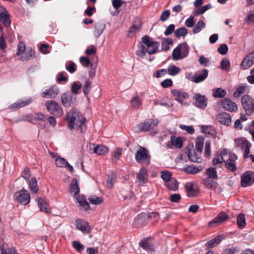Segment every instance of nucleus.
I'll list each match as a JSON object with an SVG mask.
<instances>
[{"mask_svg":"<svg viewBox=\"0 0 254 254\" xmlns=\"http://www.w3.org/2000/svg\"><path fill=\"white\" fill-rule=\"evenodd\" d=\"M142 44L139 46L138 49L136 51V55L140 57H143L146 53L152 55L156 53L160 44L158 42L153 41L148 36L145 35L141 38Z\"/></svg>","mask_w":254,"mask_h":254,"instance_id":"1","label":"nucleus"},{"mask_svg":"<svg viewBox=\"0 0 254 254\" xmlns=\"http://www.w3.org/2000/svg\"><path fill=\"white\" fill-rule=\"evenodd\" d=\"M65 117V120L68 123V127L70 129H80V131L83 132L86 119L82 116L80 112L76 110H71L66 113Z\"/></svg>","mask_w":254,"mask_h":254,"instance_id":"2","label":"nucleus"},{"mask_svg":"<svg viewBox=\"0 0 254 254\" xmlns=\"http://www.w3.org/2000/svg\"><path fill=\"white\" fill-rule=\"evenodd\" d=\"M135 159L140 164L148 165L150 164L151 156L149 151L146 148L139 146L137 150Z\"/></svg>","mask_w":254,"mask_h":254,"instance_id":"3","label":"nucleus"},{"mask_svg":"<svg viewBox=\"0 0 254 254\" xmlns=\"http://www.w3.org/2000/svg\"><path fill=\"white\" fill-rule=\"evenodd\" d=\"M241 102L246 114L251 116L254 113V99L249 95H243Z\"/></svg>","mask_w":254,"mask_h":254,"instance_id":"4","label":"nucleus"},{"mask_svg":"<svg viewBox=\"0 0 254 254\" xmlns=\"http://www.w3.org/2000/svg\"><path fill=\"white\" fill-rule=\"evenodd\" d=\"M159 123L157 119H148L144 122L137 125L136 127V131L140 132L142 131H148L156 127Z\"/></svg>","mask_w":254,"mask_h":254,"instance_id":"5","label":"nucleus"},{"mask_svg":"<svg viewBox=\"0 0 254 254\" xmlns=\"http://www.w3.org/2000/svg\"><path fill=\"white\" fill-rule=\"evenodd\" d=\"M45 106L47 111L57 117H60L63 115V110L59 104L54 100H49L46 102Z\"/></svg>","mask_w":254,"mask_h":254,"instance_id":"6","label":"nucleus"},{"mask_svg":"<svg viewBox=\"0 0 254 254\" xmlns=\"http://www.w3.org/2000/svg\"><path fill=\"white\" fill-rule=\"evenodd\" d=\"M15 200L18 203L26 205L30 202V195L28 192L27 190H21L20 191H17L14 195Z\"/></svg>","mask_w":254,"mask_h":254,"instance_id":"7","label":"nucleus"},{"mask_svg":"<svg viewBox=\"0 0 254 254\" xmlns=\"http://www.w3.org/2000/svg\"><path fill=\"white\" fill-rule=\"evenodd\" d=\"M254 183V172L247 171L244 173L241 178V186L243 187H247L251 186Z\"/></svg>","mask_w":254,"mask_h":254,"instance_id":"8","label":"nucleus"},{"mask_svg":"<svg viewBox=\"0 0 254 254\" xmlns=\"http://www.w3.org/2000/svg\"><path fill=\"white\" fill-rule=\"evenodd\" d=\"M77 96L75 94L66 92L62 94L61 96V101L63 105L65 107H69L71 104L76 101Z\"/></svg>","mask_w":254,"mask_h":254,"instance_id":"9","label":"nucleus"},{"mask_svg":"<svg viewBox=\"0 0 254 254\" xmlns=\"http://www.w3.org/2000/svg\"><path fill=\"white\" fill-rule=\"evenodd\" d=\"M148 171L146 167H142L136 176V182L139 186H142L148 181Z\"/></svg>","mask_w":254,"mask_h":254,"instance_id":"10","label":"nucleus"},{"mask_svg":"<svg viewBox=\"0 0 254 254\" xmlns=\"http://www.w3.org/2000/svg\"><path fill=\"white\" fill-rule=\"evenodd\" d=\"M172 174L170 172L162 171L161 173V178L166 182H167V186L169 188L172 190H175L177 189L178 186L176 180L173 181L171 180Z\"/></svg>","mask_w":254,"mask_h":254,"instance_id":"11","label":"nucleus"},{"mask_svg":"<svg viewBox=\"0 0 254 254\" xmlns=\"http://www.w3.org/2000/svg\"><path fill=\"white\" fill-rule=\"evenodd\" d=\"M254 64V51L249 53L240 64L241 69H247Z\"/></svg>","mask_w":254,"mask_h":254,"instance_id":"12","label":"nucleus"},{"mask_svg":"<svg viewBox=\"0 0 254 254\" xmlns=\"http://www.w3.org/2000/svg\"><path fill=\"white\" fill-rule=\"evenodd\" d=\"M228 218L229 216L225 212H221L210 221L208 225L210 227H214L217 225L225 222Z\"/></svg>","mask_w":254,"mask_h":254,"instance_id":"13","label":"nucleus"},{"mask_svg":"<svg viewBox=\"0 0 254 254\" xmlns=\"http://www.w3.org/2000/svg\"><path fill=\"white\" fill-rule=\"evenodd\" d=\"M222 107L226 110L233 112L238 110L237 105L229 98H225L221 100Z\"/></svg>","mask_w":254,"mask_h":254,"instance_id":"14","label":"nucleus"},{"mask_svg":"<svg viewBox=\"0 0 254 254\" xmlns=\"http://www.w3.org/2000/svg\"><path fill=\"white\" fill-rule=\"evenodd\" d=\"M195 100L194 105L199 108L203 109L207 106V99L204 95H201L200 93H195L193 96Z\"/></svg>","mask_w":254,"mask_h":254,"instance_id":"15","label":"nucleus"},{"mask_svg":"<svg viewBox=\"0 0 254 254\" xmlns=\"http://www.w3.org/2000/svg\"><path fill=\"white\" fill-rule=\"evenodd\" d=\"M75 224L76 228L82 233L88 234L90 232V227L87 221L81 219H77L75 220Z\"/></svg>","mask_w":254,"mask_h":254,"instance_id":"16","label":"nucleus"},{"mask_svg":"<svg viewBox=\"0 0 254 254\" xmlns=\"http://www.w3.org/2000/svg\"><path fill=\"white\" fill-rule=\"evenodd\" d=\"M216 120L222 125L229 126L232 123V118L229 113L222 112L218 114L216 117Z\"/></svg>","mask_w":254,"mask_h":254,"instance_id":"17","label":"nucleus"},{"mask_svg":"<svg viewBox=\"0 0 254 254\" xmlns=\"http://www.w3.org/2000/svg\"><path fill=\"white\" fill-rule=\"evenodd\" d=\"M146 213H141L134 218L132 225L136 228H141L146 224Z\"/></svg>","mask_w":254,"mask_h":254,"instance_id":"18","label":"nucleus"},{"mask_svg":"<svg viewBox=\"0 0 254 254\" xmlns=\"http://www.w3.org/2000/svg\"><path fill=\"white\" fill-rule=\"evenodd\" d=\"M208 75V70L207 69H202L195 73L192 81L196 83L202 82L207 77Z\"/></svg>","mask_w":254,"mask_h":254,"instance_id":"19","label":"nucleus"},{"mask_svg":"<svg viewBox=\"0 0 254 254\" xmlns=\"http://www.w3.org/2000/svg\"><path fill=\"white\" fill-rule=\"evenodd\" d=\"M139 246L143 250L149 253L154 252L155 250V247L150 241V238L149 237L142 240L139 243Z\"/></svg>","mask_w":254,"mask_h":254,"instance_id":"20","label":"nucleus"},{"mask_svg":"<svg viewBox=\"0 0 254 254\" xmlns=\"http://www.w3.org/2000/svg\"><path fill=\"white\" fill-rule=\"evenodd\" d=\"M141 26V19L139 17H136L134 19V22L132 26L130 27L128 33V36L129 37H132L136 31L140 30Z\"/></svg>","mask_w":254,"mask_h":254,"instance_id":"21","label":"nucleus"},{"mask_svg":"<svg viewBox=\"0 0 254 254\" xmlns=\"http://www.w3.org/2000/svg\"><path fill=\"white\" fill-rule=\"evenodd\" d=\"M32 102V99L29 98L24 100H18L9 106V109L12 111H16L21 108L24 107Z\"/></svg>","mask_w":254,"mask_h":254,"instance_id":"22","label":"nucleus"},{"mask_svg":"<svg viewBox=\"0 0 254 254\" xmlns=\"http://www.w3.org/2000/svg\"><path fill=\"white\" fill-rule=\"evenodd\" d=\"M59 93V89L56 87H52L49 89H46L41 93V96L43 98H54Z\"/></svg>","mask_w":254,"mask_h":254,"instance_id":"23","label":"nucleus"},{"mask_svg":"<svg viewBox=\"0 0 254 254\" xmlns=\"http://www.w3.org/2000/svg\"><path fill=\"white\" fill-rule=\"evenodd\" d=\"M203 168V167L200 165L198 167H195L193 165H186L183 168V171L187 174L193 175L201 171Z\"/></svg>","mask_w":254,"mask_h":254,"instance_id":"24","label":"nucleus"},{"mask_svg":"<svg viewBox=\"0 0 254 254\" xmlns=\"http://www.w3.org/2000/svg\"><path fill=\"white\" fill-rule=\"evenodd\" d=\"M0 21L5 27H8L10 25V15L6 9H4L2 11L0 12Z\"/></svg>","mask_w":254,"mask_h":254,"instance_id":"25","label":"nucleus"},{"mask_svg":"<svg viewBox=\"0 0 254 254\" xmlns=\"http://www.w3.org/2000/svg\"><path fill=\"white\" fill-rule=\"evenodd\" d=\"M105 28V24L101 21L96 23L94 25L93 33L95 37L97 38L103 33Z\"/></svg>","mask_w":254,"mask_h":254,"instance_id":"26","label":"nucleus"},{"mask_svg":"<svg viewBox=\"0 0 254 254\" xmlns=\"http://www.w3.org/2000/svg\"><path fill=\"white\" fill-rule=\"evenodd\" d=\"M69 190L70 193L73 195H76L80 192L78 182L76 178L72 179L70 184Z\"/></svg>","mask_w":254,"mask_h":254,"instance_id":"27","label":"nucleus"},{"mask_svg":"<svg viewBox=\"0 0 254 254\" xmlns=\"http://www.w3.org/2000/svg\"><path fill=\"white\" fill-rule=\"evenodd\" d=\"M36 201L41 211L48 213V204L43 198L38 197L36 199Z\"/></svg>","mask_w":254,"mask_h":254,"instance_id":"28","label":"nucleus"},{"mask_svg":"<svg viewBox=\"0 0 254 254\" xmlns=\"http://www.w3.org/2000/svg\"><path fill=\"white\" fill-rule=\"evenodd\" d=\"M108 152V148L104 145H97L94 147L93 152L98 155H102Z\"/></svg>","mask_w":254,"mask_h":254,"instance_id":"29","label":"nucleus"},{"mask_svg":"<svg viewBox=\"0 0 254 254\" xmlns=\"http://www.w3.org/2000/svg\"><path fill=\"white\" fill-rule=\"evenodd\" d=\"M187 155L190 161L200 163L202 160V159L197 156L194 150H189L187 152Z\"/></svg>","mask_w":254,"mask_h":254,"instance_id":"30","label":"nucleus"},{"mask_svg":"<svg viewBox=\"0 0 254 254\" xmlns=\"http://www.w3.org/2000/svg\"><path fill=\"white\" fill-rule=\"evenodd\" d=\"M171 141L172 144L176 148H181L183 146V141L181 137H176L174 135H172L171 136Z\"/></svg>","mask_w":254,"mask_h":254,"instance_id":"31","label":"nucleus"},{"mask_svg":"<svg viewBox=\"0 0 254 254\" xmlns=\"http://www.w3.org/2000/svg\"><path fill=\"white\" fill-rule=\"evenodd\" d=\"M212 95L215 98H222L226 96L227 92L224 89L217 88L213 90Z\"/></svg>","mask_w":254,"mask_h":254,"instance_id":"32","label":"nucleus"},{"mask_svg":"<svg viewBox=\"0 0 254 254\" xmlns=\"http://www.w3.org/2000/svg\"><path fill=\"white\" fill-rule=\"evenodd\" d=\"M185 189L188 193L189 196H194L197 192V190L193 188L192 183L190 182L186 184Z\"/></svg>","mask_w":254,"mask_h":254,"instance_id":"33","label":"nucleus"},{"mask_svg":"<svg viewBox=\"0 0 254 254\" xmlns=\"http://www.w3.org/2000/svg\"><path fill=\"white\" fill-rule=\"evenodd\" d=\"M28 187L31 191L34 193H36L38 191L37 181L35 178H32L30 180Z\"/></svg>","mask_w":254,"mask_h":254,"instance_id":"34","label":"nucleus"},{"mask_svg":"<svg viewBox=\"0 0 254 254\" xmlns=\"http://www.w3.org/2000/svg\"><path fill=\"white\" fill-rule=\"evenodd\" d=\"M82 87L81 83L79 81H74L72 83L71 86V91L72 93L75 95L79 93V91Z\"/></svg>","mask_w":254,"mask_h":254,"instance_id":"35","label":"nucleus"},{"mask_svg":"<svg viewBox=\"0 0 254 254\" xmlns=\"http://www.w3.org/2000/svg\"><path fill=\"white\" fill-rule=\"evenodd\" d=\"M172 57V59L174 61L182 60L184 58L183 57L181 51L178 46L173 50Z\"/></svg>","mask_w":254,"mask_h":254,"instance_id":"36","label":"nucleus"},{"mask_svg":"<svg viewBox=\"0 0 254 254\" xmlns=\"http://www.w3.org/2000/svg\"><path fill=\"white\" fill-rule=\"evenodd\" d=\"M171 93L176 98L187 99L189 97V95L187 93L178 89H172Z\"/></svg>","mask_w":254,"mask_h":254,"instance_id":"37","label":"nucleus"},{"mask_svg":"<svg viewBox=\"0 0 254 254\" xmlns=\"http://www.w3.org/2000/svg\"><path fill=\"white\" fill-rule=\"evenodd\" d=\"M173 41L172 38H167L163 40L161 43V49L162 51H167L170 49V45H172Z\"/></svg>","mask_w":254,"mask_h":254,"instance_id":"38","label":"nucleus"},{"mask_svg":"<svg viewBox=\"0 0 254 254\" xmlns=\"http://www.w3.org/2000/svg\"><path fill=\"white\" fill-rule=\"evenodd\" d=\"M77 200L80 205L82 206L84 210H87L90 208V205L88 202L83 196L79 195L77 197Z\"/></svg>","mask_w":254,"mask_h":254,"instance_id":"39","label":"nucleus"},{"mask_svg":"<svg viewBox=\"0 0 254 254\" xmlns=\"http://www.w3.org/2000/svg\"><path fill=\"white\" fill-rule=\"evenodd\" d=\"M203 144V138L200 136L197 137L195 141V149L200 154H201L202 152Z\"/></svg>","mask_w":254,"mask_h":254,"instance_id":"40","label":"nucleus"},{"mask_svg":"<svg viewBox=\"0 0 254 254\" xmlns=\"http://www.w3.org/2000/svg\"><path fill=\"white\" fill-rule=\"evenodd\" d=\"M130 104L133 108L138 109L142 105V102L138 96H135L130 100Z\"/></svg>","mask_w":254,"mask_h":254,"instance_id":"41","label":"nucleus"},{"mask_svg":"<svg viewBox=\"0 0 254 254\" xmlns=\"http://www.w3.org/2000/svg\"><path fill=\"white\" fill-rule=\"evenodd\" d=\"M178 46L180 48L183 57L184 58L187 57L189 53V47L186 42L179 44Z\"/></svg>","mask_w":254,"mask_h":254,"instance_id":"42","label":"nucleus"},{"mask_svg":"<svg viewBox=\"0 0 254 254\" xmlns=\"http://www.w3.org/2000/svg\"><path fill=\"white\" fill-rule=\"evenodd\" d=\"M235 143L238 147L244 148L247 145L251 143L247 139L244 137H240L235 139Z\"/></svg>","mask_w":254,"mask_h":254,"instance_id":"43","label":"nucleus"},{"mask_svg":"<svg viewBox=\"0 0 254 254\" xmlns=\"http://www.w3.org/2000/svg\"><path fill=\"white\" fill-rule=\"evenodd\" d=\"M180 71V68L174 64L169 65L167 69L168 73L172 76L176 75Z\"/></svg>","mask_w":254,"mask_h":254,"instance_id":"44","label":"nucleus"},{"mask_svg":"<svg viewBox=\"0 0 254 254\" xmlns=\"http://www.w3.org/2000/svg\"><path fill=\"white\" fill-rule=\"evenodd\" d=\"M222 239H223V237L219 235V236H218L217 237L213 238V239L207 242V244L210 247L213 248L215 246L219 244L221 242V241L222 240Z\"/></svg>","mask_w":254,"mask_h":254,"instance_id":"45","label":"nucleus"},{"mask_svg":"<svg viewBox=\"0 0 254 254\" xmlns=\"http://www.w3.org/2000/svg\"><path fill=\"white\" fill-rule=\"evenodd\" d=\"M188 33L187 28L185 27H181L175 31V36L177 38H180L181 37H185Z\"/></svg>","mask_w":254,"mask_h":254,"instance_id":"46","label":"nucleus"},{"mask_svg":"<svg viewBox=\"0 0 254 254\" xmlns=\"http://www.w3.org/2000/svg\"><path fill=\"white\" fill-rule=\"evenodd\" d=\"M206 174L209 179H215L217 178V172L214 168H208L206 171Z\"/></svg>","mask_w":254,"mask_h":254,"instance_id":"47","label":"nucleus"},{"mask_svg":"<svg viewBox=\"0 0 254 254\" xmlns=\"http://www.w3.org/2000/svg\"><path fill=\"white\" fill-rule=\"evenodd\" d=\"M88 200L90 203L92 204H100L103 201L102 197H98L95 195H92L88 198Z\"/></svg>","mask_w":254,"mask_h":254,"instance_id":"48","label":"nucleus"},{"mask_svg":"<svg viewBox=\"0 0 254 254\" xmlns=\"http://www.w3.org/2000/svg\"><path fill=\"white\" fill-rule=\"evenodd\" d=\"M237 223L240 228H243L246 223L245 215L243 214H240L237 217Z\"/></svg>","mask_w":254,"mask_h":254,"instance_id":"49","label":"nucleus"},{"mask_svg":"<svg viewBox=\"0 0 254 254\" xmlns=\"http://www.w3.org/2000/svg\"><path fill=\"white\" fill-rule=\"evenodd\" d=\"M246 88V86L244 85L239 86L234 92V97L236 98H239L242 94L244 93Z\"/></svg>","mask_w":254,"mask_h":254,"instance_id":"50","label":"nucleus"},{"mask_svg":"<svg viewBox=\"0 0 254 254\" xmlns=\"http://www.w3.org/2000/svg\"><path fill=\"white\" fill-rule=\"evenodd\" d=\"M205 26V23L202 20H199L194 26L192 32L194 34L198 33Z\"/></svg>","mask_w":254,"mask_h":254,"instance_id":"51","label":"nucleus"},{"mask_svg":"<svg viewBox=\"0 0 254 254\" xmlns=\"http://www.w3.org/2000/svg\"><path fill=\"white\" fill-rule=\"evenodd\" d=\"M212 7L210 3L207 4L205 5L202 6L198 8L194 13L195 16H198L199 14L204 13L207 10L210 9Z\"/></svg>","mask_w":254,"mask_h":254,"instance_id":"52","label":"nucleus"},{"mask_svg":"<svg viewBox=\"0 0 254 254\" xmlns=\"http://www.w3.org/2000/svg\"><path fill=\"white\" fill-rule=\"evenodd\" d=\"M116 179V175L113 173L108 176L107 181V186L109 189L112 188L115 182Z\"/></svg>","mask_w":254,"mask_h":254,"instance_id":"53","label":"nucleus"},{"mask_svg":"<svg viewBox=\"0 0 254 254\" xmlns=\"http://www.w3.org/2000/svg\"><path fill=\"white\" fill-rule=\"evenodd\" d=\"M67 161L64 158L59 157L56 159V165L58 167L66 168Z\"/></svg>","mask_w":254,"mask_h":254,"instance_id":"54","label":"nucleus"},{"mask_svg":"<svg viewBox=\"0 0 254 254\" xmlns=\"http://www.w3.org/2000/svg\"><path fill=\"white\" fill-rule=\"evenodd\" d=\"M203 184L208 188L211 189H215L218 186V184L217 183L212 180H209L208 179H205L203 181Z\"/></svg>","mask_w":254,"mask_h":254,"instance_id":"55","label":"nucleus"},{"mask_svg":"<svg viewBox=\"0 0 254 254\" xmlns=\"http://www.w3.org/2000/svg\"><path fill=\"white\" fill-rule=\"evenodd\" d=\"M73 248L75 249L78 252L81 253L84 251V246L81 244L79 241H74L72 242Z\"/></svg>","mask_w":254,"mask_h":254,"instance_id":"56","label":"nucleus"},{"mask_svg":"<svg viewBox=\"0 0 254 254\" xmlns=\"http://www.w3.org/2000/svg\"><path fill=\"white\" fill-rule=\"evenodd\" d=\"M226 168L232 172H235L237 168L234 163V161L232 160H228L225 163Z\"/></svg>","mask_w":254,"mask_h":254,"instance_id":"57","label":"nucleus"},{"mask_svg":"<svg viewBox=\"0 0 254 254\" xmlns=\"http://www.w3.org/2000/svg\"><path fill=\"white\" fill-rule=\"evenodd\" d=\"M240 249L238 247H232L224 250V254H235L239 252Z\"/></svg>","mask_w":254,"mask_h":254,"instance_id":"58","label":"nucleus"},{"mask_svg":"<svg viewBox=\"0 0 254 254\" xmlns=\"http://www.w3.org/2000/svg\"><path fill=\"white\" fill-rule=\"evenodd\" d=\"M146 220L154 219L155 221H158L160 218L159 213L155 211L146 214Z\"/></svg>","mask_w":254,"mask_h":254,"instance_id":"59","label":"nucleus"},{"mask_svg":"<svg viewBox=\"0 0 254 254\" xmlns=\"http://www.w3.org/2000/svg\"><path fill=\"white\" fill-rule=\"evenodd\" d=\"M66 69L71 73H73L76 70V66L74 63L70 62L69 64H66Z\"/></svg>","mask_w":254,"mask_h":254,"instance_id":"60","label":"nucleus"},{"mask_svg":"<svg viewBox=\"0 0 254 254\" xmlns=\"http://www.w3.org/2000/svg\"><path fill=\"white\" fill-rule=\"evenodd\" d=\"M230 67V63L227 59H223L221 62V68L225 70H228Z\"/></svg>","mask_w":254,"mask_h":254,"instance_id":"61","label":"nucleus"},{"mask_svg":"<svg viewBox=\"0 0 254 254\" xmlns=\"http://www.w3.org/2000/svg\"><path fill=\"white\" fill-rule=\"evenodd\" d=\"M91 87V83L89 80H87L83 87V91L85 95H87L89 93Z\"/></svg>","mask_w":254,"mask_h":254,"instance_id":"62","label":"nucleus"},{"mask_svg":"<svg viewBox=\"0 0 254 254\" xmlns=\"http://www.w3.org/2000/svg\"><path fill=\"white\" fill-rule=\"evenodd\" d=\"M181 199V196L179 193L172 194L170 196L169 200L174 203H178Z\"/></svg>","mask_w":254,"mask_h":254,"instance_id":"63","label":"nucleus"},{"mask_svg":"<svg viewBox=\"0 0 254 254\" xmlns=\"http://www.w3.org/2000/svg\"><path fill=\"white\" fill-rule=\"evenodd\" d=\"M80 62L82 65L85 67H88L91 64L89 58L87 57H81L80 58Z\"/></svg>","mask_w":254,"mask_h":254,"instance_id":"64","label":"nucleus"}]
</instances>
